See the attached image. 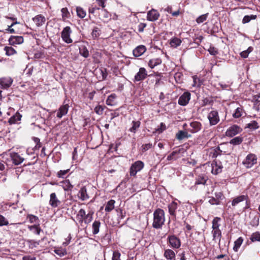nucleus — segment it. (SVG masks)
<instances>
[{
    "label": "nucleus",
    "mask_w": 260,
    "mask_h": 260,
    "mask_svg": "<svg viewBox=\"0 0 260 260\" xmlns=\"http://www.w3.org/2000/svg\"><path fill=\"white\" fill-rule=\"evenodd\" d=\"M209 200H208V202L212 205H220L219 202H218L217 200H216V198L215 197H208Z\"/></svg>",
    "instance_id": "obj_62"
},
{
    "label": "nucleus",
    "mask_w": 260,
    "mask_h": 260,
    "mask_svg": "<svg viewBox=\"0 0 260 260\" xmlns=\"http://www.w3.org/2000/svg\"><path fill=\"white\" fill-rule=\"evenodd\" d=\"M32 20L35 22L38 27H40L45 23L46 18L43 15L39 14L34 17L32 18Z\"/></svg>",
    "instance_id": "obj_23"
},
{
    "label": "nucleus",
    "mask_w": 260,
    "mask_h": 260,
    "mask_svg": "<svg viewBox=\"0 0 260 260\" xmlns=\"http://www.w3.org/2000/svg\"><path fill=\"white\" fill-rule=\"evenodd\" d=\"M257 163V157L253 153L248 154L243 161V164L246 168H250Z\"/></svg>",
    "instance_id": "obj_8"
},
{
    "label": "nucleus",
    "mask_w": 260,
    "mask_h": 260,
    "mask_svg": "<svg viewBox=\"0 0 260 260\" xmlns=\"http://www.w3.org/2000/svg\"><path fill=\"white\" fill-rule=\"evenodd\" d=\"M221 219L219 217H215L212 221V232L213 240H218L220 242L222 237L221 230L219 229L221 224Z\"/></svg>",
    "instance_id": "obj_3"
},
{
    "label": "nucleus",
    "mask_w": 260,
    "mask_h": 260,
    "mask_svg": "<svg viewBox=\"0 0 260 260\" xmlns=\"http://www.w3.org/2000/svg\"><path fill=\"white\" fill-rule=\"evenodd\" d=\"M62 186L64 190H71L74 186L71 184L69 180H65L62 182Z\"/></svg>",
    "instance_id": "obj_38"
},
{
    "label": "nucleus",
    "mask_w": 260,
    "mask_h": 260,
    "mask_svg": "<svg viewBox=\"0 0 260 260\" xmlns=\"http://www.w3.org/2000/svg\"><path fill=\"white\" fill-rule=\"evenodd\" d=\"M147 50L146 47L143 45L137 46L134 49L133 53L135 57H139L143 55Z\"/></svg>",
    "instance_id": "obj_20"
},
{
    "label": "nucleus",
    "mask_w": 260,
    "mask_h": 260,
    "mask_svg": "<svg viewBox=\"0 0 260 260\" xmlns=\"http://www.w3.org/2000/svg\"><path fill=\"white\" fill-rule=\"evenodd\" d=\"M27 218L29 219L30 223L38 222L39 221V218L32 214H28Z\"/></svg>",
    "instance_id": "obj_55"
},
{
    "label": "nucleus",
    "mask_w": 260,
    "mask_h": 260,
    "mask_svg": "<svg viewBox=\"0 0 260 260\" xmlns=\"http://www.w3.org/2000/svg\"><path fill=\"white\" fill-rule=\"evenodd\" d=\"M167 242L168 245L174 250L180 248L181 245L180 238L174 234L168 236Z\"/></svg>",
    "instance_id": "obj_5"
},
{
    "label": "nucleus",
    "mask_w": 260,
    "mask_h": 260,
    "mask_svg": "<svg viewBox=\"0 0 260 260\" xmlns=\"http://www.w3.org/2000/svg\"><path fill=\"white\" fill-rule=\"evenodd\" d=\"M24 41L22 36H11L9 39V42L11 45L15 46L22 44Z\"/></svg>",
    "instance_id": "obj_16"
},
{
    "label": "nucleus",
    "mask_w": 260,
    "mask_h": 260,
    "mask_svg": "<svg viewBox=\"0 0 260 260\" xmlns=\"http://www.w3.org/2000/svg\"><path fill=\"white\" fill-rule=\"evenodd\" d=\"M208 51L211 55L214 56L216 55L218 53V49L212 46H210L209 48L208 49Z\"/></svg>",
    "instance_id": "obj_58"
},
{
    "label": "nucleus",
    "mask_w": 260,
    "mask_h": 260,
    "mask_svg": "<svg viewBox=\"0 0 260 260\" xmlns=\"http://www.w3.org/2000/svg\"><path fill=\"white\" fill-rule=\"evenodd\" d=\"M208 119L211 125L217 124L220 121L218 112L216 110L210 111L208 115Z\"/></svg>",
    "instance_id": "obj_10"
},
{
    "label": "nucleus",
    "mask_w": 260,
    "mask_h": 260,
    "mask_svg": "<svg viewBox=\"0 0 260 260\" xmlns=\"http://www.w3.org/2000/svg\"><path fill=\"white\" fill-rule=\"evenodd\" d=\"M21 117L22 115L19 112H17L9 118L8 122L10 125L15 124L17 121L21 120Z\"/></svg>",
    "instance_id": "obj_26"
},
{
    "label": "nucleus",
    "mask_w": 260,
    "mask_h": 260,
    "mask_svg": "<svg viewBox=\"0 0 260 260\" xmlns=\"http://www.w3.org/2000/svg\"><path fill=\"white\" fill-rule=\"evenodd\" d=\"M79 53L85 58H87L89 56V51L85 46H81L79 47Z\"/></svg>",
    "instance_id": "obj_36"
},
{
    "label": "nucleus",
    "mask_w": 260,
    "mask_h": 260,
    "mask_svg": "<svg viewBox=\"0 0 260 260\" xmlns=\"http://www.w3.org/2000/svg\"><path fill=\"white\" fill-rule=\"evenodd\" d=\"M191 137L187 132L179 131L176 135V138L179 140H182L184 139H187Z\"/></svg>",
    "instance_id": "obj_28"
},
{
    "label": "nucleus",
    "mask_w": 260,
    "mask_h": 260,
    "mask_svg": "<svg viewBox=\"0 0 260 260\" xmlns=\"http://www.w3.org/2000/svg\"><path fill=\"white\" fill-rule=\"evenodd\" d=\"M149 77H154V80L155 81V87H158V86L159 84V82L160 81V78L159 77V75L158 74H155V75H149Z\"/></svg>",
    "instance_id": "obj_59"
},
{
    "label": "nucleus",
    "mask_w": 260,
    "mask_h": 260,
    "mask_svg": "<svg viewBox=\"0 0 260 260\" xmlns=\"http://www.w3.org/2000/svg\"><path fill=\"white\" fill-rule=\"evenodd\" d=\"M257 18L256 15H245L242 19V23L245 24L249 22L251 20H255Z\"/></svg>",
    "instance_id": "obj_41"
},
{
    "label": "nucleus",
    "mask_w": 260,
    "mask_h": 260,
    "mask_svg": "<svg viewBox=\"0 0 260 260\" xmlns=\"http://www.w3.org/2000/svg\"><path fill=\"white\" fill-rule=\"evenodd\" d=\"M69 109V106L68 104L61 105L57 110L56 117L58 118H61L68 113Z\"/></svg>",
    "instance_id": "obj_18"
},
{
    "label": "nucleus",
    "mask_w": 260,
    "mask_h": 260,
    "mask_svg": "<svg viewBox=\"0 0 260 260\" xmlns=\"http://www.w3.org/2000/svg\"><path fill=\"white\" fill-rule=\"evenodd\" d=\"M115 201L114 200L109 201L105 207V211L110 212L114 208Z\"/></svg>",
    "instance_id": "obj_40"
},
{
    "label": "nucleus",
    "mask_w": 260,
    "mask_h": 260,
    "mask_svg": "<svg viewBox=\"0 0 260 260\" xmlns=\"http://www.w3.org/2000/svg\"><path fill=\"white\" fill-rule=\"evenodd\" d=\"M243 109L242 107H238L233 113V117L235 118H238L242 115Z\"/></svg>",
    "instance_id": "obj_50"
},
{
    "label": "nucleus",
    "mask_w": 260,
    "mask_h": 260,
    "mask_svg": "<svg viewBox=\"0 0 260 260\" xmlns=\"http://www.w3.org/2000/svg\"><path fill=\"white\" fill-rule=\"evenodd\" d=\"M78 198L81 201H85L89 199L90 196L87 192V189L85 186H82L78 194Z\"/></svg>",
    "instance_id": "obj_17"
},
{
    "label": "nucleus",
    "mask_w": 260,
    "mask_h": 260,
    "mask_svg": "<svg viewBox=\"0 0 260 260\" xmlns=\"http://www.w3.org/2000/svg\"><path fill=\"white\" fill-rule=\"evenodd\" d=\"M49 204L52 208H56L61 204L55 192L50 194Z\"/></svg>",
    "instance_id": "obj_15"
},
{
    "label": "nucleus",
    "mask_w": 260,
    "mask_h": 260,
    "mask_svg": "<svg viewBox=\"0 0 260 260\" xmlns=\"http://www.w3.org/2000/svg\"><path fill=\"white\" fill-rule=\"evenodd\" d=\"M245 201V209H247L250 207V201L247 194L240 195L234 198L232 201V206L236 207L241 203Z\"/></svg>",
    "instance_id": "obj_4"
},
{
    "label": "nucleus",
    "mask_w": 260,
    "mask_h": 260,
    "mask_svg": "<svg viewBox=\"0 0 260 260\" xmlns=\"http://www.w3.org/2000/svg\"><path fill=\"white\" fill-rule=\"evenodd\" d=\"M117 95L115 93H112L108 96L106 103L109 106H114L116 104L115 100Z\"/></svg>",
    "instance_id": "obj_31"
},
{
    "label": "nucleus",
    "mask_w": 260,
    "mask_h": 260,
    "mask_svg": "<svg viewBox=\"0 0 260 260\" xmlns=\"http://www.w3.org/2000/svg\"><path fill=\"white\" fill-rule=\"evenodd\" d=\"M160 15L158 12L154 9H152L147 13V20L151 21H154L157 20Z\"/></svg>",
    "instance_id": "obj_19"
},
{
    "label": "nucleus",
    "mask_w": 260,
    "mask_h": 260,
    "mask_svg": "<svg viewBox=\"0 0 260 260\" xmlns=\"http://www.w3.org/2000/svg\"><path fill=\"white\" fill-rule=\"evenodd\" d=\"M166 129V124L163 122H161L160 124V125L158 126V127L155 129V131L153 132V133H158L159 134L162 133Z\"/></svg>",
    "instance_id": "obj_51"
},
{
    "label": "nucleus",
    "mask_w": 260,
    "mask_h": 260,
    "mask_svg": "<svg viewBox=\"0 0 260 260\" xmlns=\"http://www.w3.org/2000/svg\"><path fill=\"white\" fill-rule=\"evenodd\" d=\"M165 221V211L160 208L156 209L153 213V228L156 229H161Z\"/></svg>",
    "instance_id": "obj_2"
},
{
    "label": "nucleus",
    "mask_w": 260,
    "mask_h": 260,
    "mask_svg": "<svg viewBox=\"0 0 260 260\" xmlns=\"http://www.w3.org/2000/svg\"><path fill=\"white\" fill-rule=\"evenodd\" d=\"M212 174L216 175L221 172V168L220 167L217 168L216 161H214L212 164Z\"/></svg>",
    "instance_id": "obj_42"
},
{
    "label": "nucleus",
    "mask_w": 260,
    "mask_h": 260,
    "mask_svg": "<svg viewBox=\"0 0 260 260\" xmlns=\"http://www.w3.org/2000/svg\"><path fill=\"white\" fill-rule=\"evenodd\" d=\"M215 196L216 200L219 202L220 204L221 203V201L224 198V195L221 191L216 192L215 193Z\"/></svg>",
    "instance_id": "obj_56"
},
{
    "label": "nucleus",
    "mask_w": 260,
    "mask_h": 260,
    "mask_svg": "<svg viewBox=\"0 0 260 260\" xmlns=\"http://www.w3.org/2000/svg\"><path fill=\"white\" fill-rule=\"evenodd\" d=\"M181 149H179L175 151H173L167 157V160L169 161L172 160L174 159V157L176 154H179L181 152Z\"/></svg>",
    "instance_id": "obj_54"
},
{
    "label": "nucleus",
    "mask_w": 260,
    "mask_h": 260,
    "mask_svg": "<svg viewBox=\"0 0 260 260\" xmlns=\"http://www.w3.org/2000/svg\"><path fill=\"white\" fill-rule=\"evenodd\" d=\"M250 240L252 242L256 241L260 242V233L259 232H255L252 233L250 238Z\"/></svg>",
    "instance_id": "obj_44"
},
{
    "label": "nucleus",
    "mask_w": 260,
    "mask_h": 260,
    "mask_svg": "<svg viewBox=\"0 0 260 260\" xmlns=\"http://www.w3.org/2000/svg\"><path fill=\"white\" fill-rule=\"evenodd\" d=\"M9 224L8 220L2 215L0 214V226Z\"/></svg>",
    "instance_id": "obj_60"
},
{
    "label": "nucleus",
    "mask_w": 260,
    "mask_h": 260,
    "mask_svg": "<svg viewBox=\"0 0 260 260\" xmlns=\"http://www.w3.org/2000/svg\"><path fill=\"white\" fill-rule=\"evenodd\" d=\"M53 251L60 257L63 256L67 254L66 249L61 247H55Z\"/></svg>",
    "instance_id": "obj_32"
},
{
    "label": "nucleus",
    "mask_w": 260,
    "mask_h": 260,
    "mask_svg": "<svg viewBox=\"0 0 260 260\" xmlns=\"http://www.w3.org/2000/svg\"><path fill=\"white\" fill-rule=\"evenodd\" d=\"M13 80L11 77H3L0 78V86L1 88L7 89L12 84Z\"/></svg>",
    "instance_id": "obj_13"
},
{
    "label": "nucleus",
    "mask_w": 260,
    "mask_h": 260,
    "mask_svg": "<svg viewBox=\"0 0 260 260\" xmlns=\"http://www.w3.org/2000/svg\"><path fill=\"white\" fill-rule=\"evenodd\" d=\"M152 147V143H148L143 144L142 146V150L143 152H145L147 151L148 150L151 149Z\"/></svg>",
    "instance_id": "obj_64"
},
{
    "label": "nucleus",
    "mask_w": 260,
    "mask_h": 260,
    "mask_svg": "<svg viewBox=\"0 0 260 260\" xmlns=\"http://www.w3.org/2000/svg\"><path fill=\"white\" fill-rule=\"evenodd\" d=\"M168 207L169 213L170 214V215L173 216L174 218H176V210L178 207V204L176 202L173 201L168 205Z\"/></svg>",
    "instance_id": "obj_21"
},
{
    "label": "nucleus",
    "mask_w": 260,
    "mask_h": 260,
    "mask_svg": "<svg viewBox=\"0 0 260 260\" xmlns=\"http://www.w3.org/2000/svg\"><path fill=\"white\" fill-rule=\"evenodd\" d=\"M259 126L258 122L255 120H252L250 123H247L246 128H248L252 130H255L259 128Z\"/></svg>",
    "instance_id": "obj_39"
},
{
    "label": "nucleus",
    "mask_w": 260,
    "mask_h": 260,
    "mask_svg": "<svg viewBox=\"0 0 260 260\" xmlns=\"http://www.w3.org/2000/svg\"><path fill=\"white\" fill-rule=\"evenodd\" d=\"M161 59L159 58H152L149 60L148 66L151 69H153L155 67L161 63Z\"/></svg>",
    "instance_id": "obj_30"
},
{
    "label": "nucleus",
    "mask_w": 260,
    "mask_h": 260,
    "mask_svg": "<svg viewBox=\"0 0 260 260\" xmlns=\"http://www.w3.org/2000/svg\"><path fill=\"white\" fill-rule=\"evenodd\" d=\"M19 23L17 21L13 22L10 25H8V27L6 29V32H9L11 34H14L16 32L15 29L14 28H12L11 27L13 26L15 24Z\"/></svg>",
    "instance_id": "obj_61"
},
{
    "label": "nucleus",
    "mask_w": 260,
    "mask_h": 260,
    "mask_svg": "<svg viewBox=\"0 0 260 260\" xmlns=\"http://www.w3.org/2000/svg\"><path fill=\"white\" fill-rule=\"evenodd\" d=\"M28 228L30 231L37 235H39L40 232L42 231L39 224L37 225H29Z\"/></svg>",
    "instance_id": "obj_34"
},
{
    "label": "nucleus",
    "mask_w": 260,
    "mask_h": 260,
    "mask_svg": "<svg viewBox=\"0 0 260 260\" xmlns=\"http://www.w3.org/2000/svg\"><path fill=\"white\" fill-rule=\"evenodd\" d=\"M27 242L29 244V248H33L36 247L40 244V241H36L33 240H29L27 241Z\"/></svg>",
    "instance_id": "obj_57"
},
{
    "label": "nucleus",
    "mask_w": 260,
    "mask_h": 260,
    "mask_svg": "<svg viewBox=\"0 0 260 260\" xmlns=\"http://www.w3.org/2000/svg\"><path fill=\"white\" fill-rule=\"evenodd\" d=\"M100 35V29L98 27H94L91 32V36L93 39H98Z\"/></svg>",
    "instance_id": "obj_47"
},
{
    "label": "nucleus",
    "mask_w": 260,
    "mask_h": 260,
    "mask_svg": "<svg viewBox=\"0 0 260 260\" xmlns=\"http://www.w3.org/2000/svg\"><path fill=\"white\" fill-rule=\"evenodd\" d=\"M213 103V101L212 98H206L202 100L201 106L204 107L207 105H212Z\"/></svg>",
    "instance_id": "obj_53"
},
{
    "label": "nucleus",
    "mask_w": 260,
    "mask_h": 260,
    "mask_svg": "<svg viewBox=\"0 0 260 260\" xmlns=\"http://www.w3.org/2000/svg\"><path fill=\"white\" fill-rule=\"evenodd\" d=\"M222 151L219 146L211 148L209 153V156L212 159L216 158L218 155H221Z\"/></svg>",
    "instance_id": "obj_24"
},
{
    "label": "nucleus",
    "mask_w": 260,
    "mask_h": 260,
    "mask_svg": "<svg viewBox=\"0 0 260 260\" xmlns=\"http://www.w3.org/2000/svg\"><path fill=\"white\" fill-rule=\"evenodd\" d=\"M105 108V106L99 105L94 108V111L97 114L101 115L103 114Z\"/></svg>",
    "instance_id": "obj_52"
},
{
    "label": "nucleus",
    "mask_w": 260,
    "mask_h": 260,
    "mask_svg": "<svg viewBox=\"0 0 260 260\" xmlns=\"http://www.w3.org/2000/svg\"><path fill=\"white\" fill-rule=\"evenodd\" d=\"M72 32V30L70 26H66L63 28L61 32V37L65 43L70 44L73 42V40L70 37Z\"/></svg>",
    "instance_id": "obj_9"
},
{
    "label": "nucleus",
    "mask_w": 260,
    "mask_h": 260,
    "mask_svg": "<svg viewBox=\"0 0 260 260\" xmlns=\"http://www.w3.org/2000/svg\"><path fill=\"white\" fill-rule=\"evenodd\" d=\"M208 16H209V13H207L205 14H203V15L199 16L196 20V22L198 24H200L201 23L204 22L207 19Z\"/></svg>",
    "instance_id": "obj_46"
},
{
    "label": "nucleus",
    "mask_w": 260,
    "mask_h": 260,
    "mask_svg": "<svg viewBox=\"0 0 260 260\" xmlns=\"http://www.w3.org/2000/svg\"><path fill=\"white\" fill-rule=\"evenodd\" d=\"M148 76L147 72L145 68L141 67L139 69V72L136 74L134 77V82H140L145 80Z\"/></svg>",
    "instance_id": "obj_11"
},
{
    "label": "nucleus",
    "mask_w": 260,
    "mask_h": 260,
    "mask_svg": "<svg viewBox=\"0 0 260 260\" xmlns=\"http://www.w3.org/2000/svg\"><path fill=\"white\" fill-rule=\"evenodd\" d=\"M190 129L188 131L191 133H196L200 131L202 127V124L199 121H193L190 123Z\"/></svg>",
    "instance_id": "obj_22"
},
{
    "label": "nucleus",
    "mask_w": 260,
    "mask_h": 260,
    "mask_svg": "<svg viewBox=\"0 0 260 260\" xmlns=\"http://www.w3.org/2000/svg\"><path fill=\"white\" fill-rule=\"evenodd\" d=\"M132 124L133 126L129 128V131L135 133L137 129L140 127L141 122L139 121H133Z\"/></svg>",
    "instance_id": "obj_49"
},
{
    "label": "nucleus",
    "mask_w": 260,
    "mask_h": 260,
    "mask_svg": "<svg viewBox=\"0 0 260 260\" xmlns=\"http://www.w3.org/2000/svg\"><path fill=\"white\" fill-rule=\"evenodd\" d=\"M121 254L118 251H114L113 253L112 260H121Z\"/></svg>",
    "instance_id": "obj_63"
},
{
    "label": "nucleus",
    "mask_w": 260,
    "mask_h": 260,
    "mask_svg": "<svg viewBox=\"0 0 260 260\" xmlns=\"http://www.w3.org/2000/svg\"><path fill=\"white\" fill-rule=\"evenodd\" d=\"M191 94L188 91L184 92L178 99V104L181 106H186L190 100Z\"/></svg>",
    "instance_id": "obj_12"
},
{
    "label": "nucleus",
    "mask_w": 260,
    "mask_h": 260,
    "mask_svg": "<svg viewBox=\"0 0 260 260\" xmlns=\"http://www.w3.org/2000/svg\"><path fill=\"white\" fill-rule=\"evenodd\" d=\"M10 156L15 165H19L24 160V158L21 157L18 153L12 152L10 153Z\"/></svg>",
    "instance_id": "obj_14"
},
{
    "label": "nucleus",
    "mask_w": 260,
    "mask_h": 260,
    "mask_svg": "<svg viewBox=\"0 0 260 260\" xmlns=\"http://www.w3.org/2000/svg\"><path fill=\"white\" fill-rule=\"evenodd\" d=\"M243 141V137L242 136H238L231 139L230 141V143L234 145H238L241 144Z\"/></svg>",
    "instance_id": "obj_37"
},
{
    "label": "nucleus",
    "mask_w": 260,
    "mask_h": 260,
    "mask_svg": "<svg viewBox=\"0 0 260 260\" xmlns=\"http://www.w3.org/2000/svg\"><path fill=\"white\" fill-rule=\"evenodd\" d=\"M208 180V178L206 175H199L196 179L195 185H205Z\"/></svg>",
    "instance_id": "obj_27"
},
{
    "label": "nucleus",
    "mask_w": 260,
    "mask_h": 260,
    "mask_svg": "<svg viewBox=\"0 0 260 260\" xmlns=\"http://www.w3.org/2000/svg\"><path fill=\"white\" fill-rule=\"evenodd\" d=\"M76 12L77 16L80 18H83L85 17L86 13L83 9L80 7L76 8Z\"/></svg>",
    "instance_id": "obj_45"
},
{
    "label": "nucleus",
    "mask_w": 260,
    "mask_h": 260,
    "mask_svg": "<svg viewBox=\"0 0 260 260\" xmlns=\"http://www.w3.org/2000/svg\"><path fill=\"white\" fill-rule=\"evenodd\" d=\"M101 222L99 220H95L92 225V233L93 235H96L99 232Z\"/></svg>",
    "instance_id": "obj_35"
},
{
    "label": "nucleus",
    "mask_w": 260,
    "mask_h": 260,
    "mask_svg": "<svg viewBox=\"0 0 260 260\" xmlns=\"http://www.w3.org/2000/svg\"><path fill=\"white\" fill-rule=\"evenodd\" d=\"M253 50V48L251 46L249 47L247 50H244L240 53V56L243 58H246L249 54Z\"/></svg>",
    "instance_id": "obj_48"
},
{
    "label": "nucleus",
    "mask_w": 260,
    "mask_h": 260,
    "mask_svg": "<svg viewBox=\"0 0 260 260\" xmlns=\"http://www.w3.org/2000/svg\"><path fill=\"white\" fill-rule=\"evenodd\" d=\"M144 167V163L141 160H137L132 164L129 169V175L135 177L137 173L142 170Z\"/></svg>",
    "instance_id": "obj_6"
},
{
    "label": "nucleus",
    "mask_w": 260,
    "mask_h": 260,
    "mask_svg": "<svg viewBox=\"0 0 260 260\" xmlns=\"http://www.w3.org/2000/svg\"><path fill=\"white\" fill-rule=\"evenodd\" d=\"M6 51V54L8 56H11L16 53V51L11 46H6L4 48Z\"/></svg>",
    "instance_id": "obj_43"
},
{
    "label": "nucleus",
    "mask_w": 260,
    "mask_h": 260,
    "mask_svg": "<svg viewBox=\"0 0 260 260\" xmlns=\"http://www.w3.org/2000/svg\"><path fill=\"white\" fill-rule=\"evenodd\" d=\"M242 128L239 125L234 124L230 126L225 132L226 137L232 138L235 136L241 133L242 132Z\"/></svg>",
    "instance_id": "obj_7"
},
{
    "label": "nucleus",
    "mask_w": 260,
    "mask_h": 260,
    "mask_svg": "<svg viewBox=\"0 0 260 260\" xmlns=\"http://www.w3.org/2000/svg\"><path fill=\"white\" fill-rule=\"evenodd\" d=\"M175 252L171 249H167L164 250V256L167 260H173L175 258Z\"/></svg>",
    "instance_id": "obj_25"
},
{
    "label": "nucleus",
    "mask_w": 260,
    "mask_h": 260,
    "mask_svg": "<svg viewBox=\"0 0 260 260\" xmlns=\"http://www.w3.org/2000/svg\"><path fill=\"white\" fill-rule=\"evenodd\" d=\"M182 41L177 37H173L170 40V45L171 47L177 48L181 45Z\"/></svg>",
    "instance_id": "obj_29"
},
{
    "label": "nucleus",
    "mask_w": 260,
    "mask_h": 260,
    "mask_svg": "<svg viewBox=\"0 0 260 260\" xmlns=\"http://www.w3.org/2000/svg\"><path fill=\"white\" fill-rule=\"evenodd\" d=\"M243 238L242 237H240L234 242V245L233 247V250L234 251H238L240 246L243 242Z\"/></svg>",
    "instance_id": "obj_33"
},
{
    "label": "nucleus",
    "mask_w": 260,
    "mask_h": 260,
    "mask_svg": "<svg viewBox=\"0 0 260 260\" xmlns=\"http://www.w3.org/2000/svg\"><path fill=\"white\" fill-rule=\"evenodd\" d=\"M94 212L92 211L88 212L86 214V211L84 209H80L77 212L76 216V219H73L76 224H79L81 226H86L89 224L93 219Z\"/></svg>",
    "instance_id": "obj_1"
}]
</instances>
